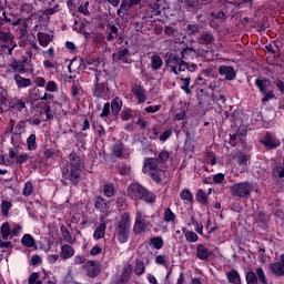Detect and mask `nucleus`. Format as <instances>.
Segmentation results:
<instances>
[{"label":"nucleus","instance_id":"obj_17","mask_svg":"<svg viewBox=\"0 0 284 284\" xmlns=\"http://www.w3.org/2000/svg\"><path fill=\"white\" fill-rule=\"evenodd\" d=\"M183 61L187 63V61H194L196 59V50L193 48H185L181 52Z\"/></svg>","mask_w":284,"mask_h":284},{"label":"nucleus","instance_id":"obj_57","mask_svg":"<svg viewBox=\"0 0 284 284\" xmlns=\"http://www.w3.org/2000/svg\"><path fill=\"white\" fill-rule=\"evenodd\" d=\"M159 159L161 163H168V160L170 159V153L168 151H161L159 153Z\"/></svg>","mask_w":284,"mask_h":284},{"label":"nucleus","instance_id":"obj_18","mask_svg":"<svg viewBox=\"0 0 284 284\" xmlns=\"http://www.w3.org/2000/svg\"><path fill=\"white\" fill-rule=\"evenodd\" d=\"M13 81H16V85L18 88H30L32 85V80L28 78H23L19 74L14 75Z\"/></svg>","mask_w":284,"mask_h":284},{"label":"nucleus","instance_id":"obj_34","mask_svg":"<svg viewBox=\"0 0 284 284\" xmlns=\"http://www.w3.org/2000/svg\"><path fill=\"white\" fill-rule=\"evenodd\" d=\"M134 274H136V276H142V274H145V263L142 260H135Z\"/></svg>","mask_w":284,"mask_h":284},{"label":"nucleus","instance_id":"obj_3","mask_svg":"<svg viewBox=\"0 0 284 284\" xmlns=\"http://www.w3.org/2000/svg\"><path fill=\"white\" fill-rule=\"evenodd\" d=\"M128 196L132 201H144L145 203H156V194L150 192L140 183H132L128 186Z\"/></svg>","mask_w":284,"mask_h":284},{"label":"nucleus","instance_id":"obj_61","mask_svg":"<svg viewBox=\"0 0 284 284\" xmlns=\"http://www.w3.org/2000/svg\"><path fill=\"white\" fill-rule=\"evenodd\" d=\"M170 136H172V130L168 129L160 135V141L164 143Z\"/></svg>","mask_w":284,"mask_h":284},{"label":"nucleus","instance_id":"obj_15","mask_svg":"<svg viewBox=\"0 0 284 284\" xmlns=\"http://www.w3.org/2000/svg\"><path fill=\"white\" fill-rule=\"evenodd\" d=\"M210 256H211L210 250H207V247H205V245L199 244L196 246V257L200 261H207L210 258Z\"/></svg>","mask_w":284,"mask_h":284},{"label":"nucleus","instance_id":"obj_50","mask_svg":"<svg viewBox=\"0 0 284 284\" xmlns=\"http://www.w3.org/2000/svg\"><path fill=\"white\" fill-rule=\"evenodd\" d=\"M79 92H81V85L79 84V80H73L71 87V94L73 97H77Z\"/></svg>","mask_w":284,"mask_h":284},{"label":"nucleus","instance_id":"obj_55","mask_svg":"<svg viewBox=\"0 0 284 284\" xmlns=\"http://www.w3.org/2000/svg\"><path fill=\"white\" fill-rule=\"evenodd\" d=\"M9 41H10V45L2 44L1 48L2 50L8 49L9 54L12 55V51L14 50V48H17V42H14L13 40H9Z\"/></svg>","mask_w":284,"mask_h":284},{"label":"nucleus","instance_id":"obj_32","mask_svg":"<svg viewBox=\"0 0 284 284\" xmlns=\"http://www.w3.org/2000/svg\"><path fill=\"white\" fill-rule=\"evenodd\" d=\"M182 232L189 243H196L199 241V235L194 231H187V229L183 227Z\"/></svg>","mask_w":284,"mask_h":284},{"label":"nucleus","instance_id":"obj_53","mask_svg":"<svg viewBox=\"0 0 284 284\" xmlns=\"http://www.w3.org/2000/svg\"><path fill=\"white\" fill-rule=\"evenodd\" d=\"M26 132V121H20L14 128V134H23Z\"/></svg>","mask_w":284,"mask_h":284},{"label":"nucleus","instance_id":"obj_56","mask_svg":"<svg viewBox=\"0 0 284 284\" xmlns=\"http://www.w3.org/2000/svg\"><path fill=\"white\" fill-rule=\"evenodd\" d=\"M42 282L39 281V273L34 272L29 276V284H41Z\"/></svg>","mask_w":284,"mask_h":284},{"label":"nucleus","instance_id":"obj_27","mask_svg":"<svg viewBox=\"0 0 284 284\" xmlns=\"http://www.w3.org/2000/svg\"><path fill=\"white\" fill-rule=\"evenodd\" d=\"M151 68L154 71L161 70V68H163V59H161V55L153 54L151 57Z\"/></svg>","mask_w":284,"mask_h":284},{"label":"nucleus","instance_id":"obj_31","mask_svg":"<svg viewBox=\"0 0 284 284\" xmlns=\"http://www.w3.org/2000/svg\"><path fill=\"white\" fill-rule=\"evenodd\" d=\"M61 232H62V239L70 245H74L77 243V239L72 237V234H70V231L65 227V225L61 226Z\"/></svg>","mask_w":284,"mask_h":284},{"label":"nucleus","instance_id":"obj_63","mask_svg":"<svg viewBox=\"0 0 284 284\" xmlns=\"http://www.w3.org/2000/svg\"><path fill=\"white\" fill-rule=\"evenodd\" d=\"M85 263V257L82 255H75L73 258V264L74 265H83Z\"/></svg>","mask_w":284,"mask_h":284},{"label":"nucleus","instance_id":"obj_21","mask_svg":"<svg viewBox=\"0 0 284 284\" xmlns=\"http://www.w3.org/2000/svg\"><path fill=\"white\" fill-rule=\"evenodd\" d=\"M133 94L138 99V103H145V90L141 85H134L132 88Z\"/></svg>","mask_w":284,"mask_h":284},{"label":"nucleus","instance_id":"obj_7","mask_svg":"<svg viewBox=\"0 0 284 284\" xmlns=\"http://www.w3.org/2000/svg\"><path fill=\"white\" fill-rule=\"evenodd\" d=\"M232 194L234 196H239L240 199H245V196H250L252 192H254V184L250 182H241L234 184L232 187Z\"/></svg>","mask_w":284,"mask_h":284},{"label":"nucleus","instance_id":"obj_33","mask_svg":"<svg viewBox=\"0 0 284 284\" xmlns=\"http://www.w3.org/2000/svg\"><path fill=\"white\" fill-rule=\"evenodd\" d=\"M0 232L2 234L3 241H8V239H10V236L12 235V231H10V223H2Z\"/></svg>","mask_w":284,"mask_h":284},{"label":"nucleus","instance_id":"obj_8","mask_svg":"<svg viewBox=\"0 0 284 284\" xmlns=\"http://www.w3.org/2000/svg\"><path fill=\"white\" fill-rule=\"evenodd\" d=\"M9 159H11V161H16L19 165H23V163H28V161H30V154L21 152V149L19 148H10Z\"/></svg>","mask_w":284,"mask_h":284},{"label":"nucleus","instance_id":"obj_16","mask_svg":"<svg viewBox=\"0 0 284 284\" xmlns=\"http://www.w3.org/2000/svg\"><path fill=\"white\" fill-rule=\"evenodd\" d=\"M38 42L42 48H48L50 43H52V36L45 33V32H38L37 34Z\"/></svg>","mask_w":284,"mask_h":284},{"label":"nucleus","instance_id":"obj_29","mask_svg":"<svg viewBox=\"0 0 284 284\" xmlns=\"http://www.w3.org/2000/svg\"><path fill=\"white\" fill-rule=\"evenodd\" d=\"M95 79H97V82H95L93 97H95L97 99H101V97L105 94V87L99 82V74H97Z\"/></svg>","mask_w":284,"mask_h":284},{"label":"nucleus","instance_id":"obj_37","mask_svg":"<svg viewBox=\"0 0 284 284\" xmlns=\"http://www.w3.org/2000/svg\"><path fill=\"white\" fill-rule=\"evenodd\" d=\"M21 243L24 247H34V237L30 234H24L21 239Z\"/></svg>","mask_w":284,"mask_h":284},{"label":"nucleus","instance_id":"obj_26","mask_svg":"<svg viewBox=\"0 0 284 284\" xmlns=\"http://www.w3.org/2000/svg\"><path fill=\"white\" fill-rule=\"evenodd\" d=\"M14 37L9 31H3V22L0 20V41L1 43H8V41H12Z\"/></svg>","mask_w":284,"mask_h":284},{"label":"nucleus","instance_id":"obj_11","mask_svg":"<svg viewBox=\"0 0 284 284\" xmlns=\"http://www.w3.org/2000/svg\"><path fill=\"white\" fill-rule=\"evenodd\" d=\"M281 262L271 263L268 268L275 276H284V254L280 256Z\"/></svg>","mask_w":284,"mask_h":284},{"label":"nucleus","instance_id":"obj_62","mask_svg":"<svg viewBox=\"0 0 284 284\" xmlns=\"http://www.w3.org/2000/svg\"><path fill=\"white\" fill-rule=\"evenodd\" d=\"M120 8L123 10V12H128V10L132 8V4H130V0H122Z\"/></svg>","mask_w":284,"mask_h":284},{"label":"nucleus","instance_id":"obj_42","mask_svg":"<svg viewBox=\"0 0 284 284\" xmlns=\"http://www.w3.org/2000/svg\"><path fill=\"white\" fill-rule=\"evenodd\" d=\"M180 197L182 201H185L186 203H192L194 201V196H192V192H190L189 189H184L180 192Z\"/></svg>","mask_w":284,"mask_h":284},{"label":"nucleus","instance_id":"obj_44","mask_svg":"<svg viewBox=\"0 0 284 284\" xmlns=\"http://www.w3.org/2000/svg\"><path fill=\"white\" fill-rule=\"evenodd\" d=\"M185 70H187V62L186 61L178 64L176 67H173V69H171V72H173V74L179 75L182 72H185Z\"/></svg>","mask_w":284,"mask_h":284},{"label":"nucleus","instance_id":"obj_14","mask_svg":"<svg viewBox=\"0 0 284 284\" xmlns=\"http://www.w3.org/2000/svg\"><path fill=\"white\" fill-rule=\"evenodd\" d=\"M75 251L74 247H72L70 244H63L60 250V257L64 261H68V258H72L74 256Z\"/></svg>","mask_w":284,"mask_h":284},{"label":"nucleus","instance_id":"obj_36","mask_svg":"<svg viewBox=\"0 0 284 284\" xmlns=\"http://www.w3.org/2000/svg\"><path fill=\"white\" fill-rule=\"evenodd\" d=\"M10 68H12L14 72H18V74H26V67H23L20 61H12Z\"/></svg>","mask_w":284,"mask_h":284},{"label":"nucleus","instance_id":"obj_39","mask_svg":"<svg viewBox=\"0 0 284 284\" xmlns=\"http://www.w3.org/2000/svg\"><path fill=\"white\" fill-rule=\"evenodd\" d=\"M112 152L116 159H121V156H123V143L115 142L112 146Z\"/></svg>","mask_w":284,"mask_h":284},{"label":"nucleus","instance_id":"obj_24","mask_svg":"<svg viewBox=\"0 0 284 284\" xmlns=\"http://www.w3.org/2000/svg\"><path fill=\"white\" fill-rule=\"evenodd\" d=\"M108 225L105 224L104 221L101 222V224L95 229L93 233V239L95 241H100V239H103L105 236V230Z\"/></svg>","mask_w":284,"mask_h":284},{"label":"nucleus","instance_id":"obj_58","mask_svg":"<svg viewBox=\"0 0 284 284\" xmlns=\"http://www.w3.org/2000/svg\"><path fill=\"white\" fill-rule=\"evenodd\" d=\"M21 230H23V226L21 224H13L11 236H17L18 234H21Z\"/></svg>","mask_w":284,"mask_h":284},{"label":"nucleus","instance_id":"obj_51","mask_svg":"<svg viewBox=\"0 0 284 284\" xmlns=\"http://www.w3.org/2000/svg\"><path fill=\"white\" fill-rule=\"evenodd\" d=\"M122 121H130L132 119V111L131 109L124 108L120 114Z\"/></svg>","mask_w":284,"mask_h":284},{"label":"nucleus","instance_id":"obj_59","mask_svg":"<svg viewBox=\"0 0 284 284\" xmlns=\"http://www.w3.org/2000/svg\"><path fill=\"white\" fill-rule=\"evenodd\" d=\"M54 12H59V6H55L54 8H49L43 11L44 17H52Z\"/></svg>","mask_w":284,"mask_h":284},{"label":"nucleus","instance_id":"obj_30","mask_svg":"<svg viewBox=\"0 0 284 284\" xmlns=\"http://www.w3.org/2000/svg\"><path fill=\"white\" fill-rule=\"evenodd\" d=\"M118 61H121L122 63H130V50L122 49L118 51L115 54Z\"/></svg>","mask_w":284,"mask_h":284},{"label":"nucleus","instance_id":"obj_5","mask_svg":"<svg viewBox=\"0 0 284 284\" xmlns=\"http://www.w3.org/2000/svg\"><path fill=\"white\" fill-rule=\"evenodd\" d=\"M150 216H148L145 213L142 211H136L135 213V222L133 226V232L136 236L139 234H143V232L146 231L148 227H150V222L148 221Z\"/></svg>","mask_w":284,"mask_h":284},{"label":"nucleus","instance_id":"obj_22","mask_svg":"<svg viewBox=\"0 0 284 284\" xmlns=\"http://www.w3.org/2000/svg\"><path fill=\"white\" fill-rule=\"evenodd\" d=\"M255 85L261 92V94H263L267 92V88H270L271 83L270 80L267 79L258 78L255 80Z\"/></svg>","mask_w":284,"mask_h":284},{"label":"nucleus","instance_id":"obj_60","mask_svg":"<svg viewBox=\"0 0 284 284\" xmlns=\"http://www.w3.org/2000/svg\"><path fill=\"white\" fill-rule=\"evenodd\" d=\"M274 174H277L280 179H284V168L281 165H277L273 170Z\"/></svg>","mask_w":284,"mask_h":284},{"label":"nucleus","instance_id":"obj_47","mask_svg":"<svg viewBox=\"0 0 284 284\" xmlns=\"http://www.w3.org/2000/svg\"><path fill=\"white\" fill-rule=\"evenodd\" d=\"M236 161L239 165L245 166L247 165V161H250V156H247L245 153L240 152L236 154Z\"/></svg>","mask_w":284,"mask_h":284},{"label":"nucleus","instance_id":"obj_12","mask_svg":"<svg viewBox=\"0 0 284 284\" xmlns=\"http://www.w3.org/2000/svg\"><path fill=\"white\" fill-rule=\"evenodd\" d=\"M84 270L90 278H97L99 276V262L89 261L84 264Z\"/></svg>","mask_w":284,"mask_h":284},{"label":"nucleus","instance_id":"obj_10","mask_svg":"<svg viewBox=\"0 0 284 284\" xmlns=\"http://www.w3.org/2000/svg\"><path fill=\"white\" fill-rule=\"evenodd\" d=\"M220 77H224L226 81H234L236 79V71L233 67L230 65H221L217 70Z\"/></svg>","mask_w":284,"mask_h":284},{"label":"nucleus","instance_id":"obj_46","mask_svg":"<svg viewBox=\"0 0 284 284\" xmlns=\"http://www.w3.org/2000/svg\"><path fill=\"white\" fill-rule=\"evenodd\" d=\"M186 31L191 37H194V34H199L201 32V26L194 23V24H187L186 26Z\"/></svg>","mask_w":284,"mask_h":284},{"label":"nucleus","instance_id":"obj_45","mask_svg":"<svg viewBox=\"0 0 284 284\" xmlns=\"http://www.w3.org/2000/svg\"><path fill=\"white\" fill-rule=\"evenodd\" d=\"M164 221L166 223H174V221H176V214H174L171 209H166L164 211Z\"/></svg>","mask_w":284,"mask_h":284},{"label":"nucleus","instance_id":"obj_43","mask_svg":"<svg viewBox=\"0 0 284 284\" xmlns=\"http://www.w3.org/2000/svg\"><path fill=\"white\" fill-rule=\"evenodd\" d=\"M181 81H182L181 90H183L185 94H192V90H190V83L192 79L190 77L181 78Z\"/></svg>","mask_w":284,"mask_h":284},{"label":"nucleus","instance_id":"obj_38","mask_svg":"<svg viewBox=\"0 0 284 284\" xmlns=\"http://www.w3.org/2000/svg\"><path fill=\"white\" fill-rule=\"evenodd\" d=\"M27 148L30 152L37 150V135L30 134L27 139Z\"/></svg>","mask_w":284,"mask_h":284},{"label":"nucleus","instance_id":"obj_41","mask_svg":"<svg viewBox=\"0 0 284 284\" xmlns=\"http://www.w3.org/2000/svg\"><path fill=\"white\" fill-rule=\"evenodd\" d=\"M150 244H151L155 250H162V248H163V245H164L163 237H161V236L152 237V239L150 240Z\"/></svg>","mask_w":284,"mask_h":284},{"label":"nucleus","instance_id":"obj_25","mask_svg":"<svg viewBox=\"0 0 284 284\" xmlns=\"http://www.w3.org/2000/svg\"><path fill=\"white\" fill-rule=\"evenodd\" d=\"M199 42L202 45H211V43H214V34L212 32H203L199 38Z\"/></svg>","mask_w":284,"mask_h":284},{"label":"nucleus","instance_id":"obj_35","mask_svg":"<svg viewBox=\"0 0 284 284\" xmlns=\"http://www.w3.org/2000/svg\"><path fill=\"white\" fill-rule=\"evenodd\" d=\"M196 201L197 203H201V205H210V202L207 201V194H205V191H203V189H200L197 191Z\"/></svg>","mask_w":284,"mask_h":284},{"label":"nucleus","instance_id":"obj_19","mask_svg":"<svg viewBox=\"0 0 284 284\" xmlns=\"http://www.w3.org/2000/svg\"><path fill=\"white\" fill-rule=\"evenodd\" d=\"M184 61L183 58L171 53L166 60V65L173 70V68H176V65H180Z\"/></svg>","mask_w":284,"mask_h":284},{"label":"nucleus","instance_id":"obj_1","mask_svg":"<svg viewBox=\"0 0 284 284\" xmlns=\"http://www.w3.org/2000/svg\"><path fill=\"white\" fill-rule=\"evenodd\" d=\"M70 169L63 171V179L70 181L72 185H79L81 181V156L75 152H71L69 155Z\"/></svg>","mask_w":284,"mask_h":284},{"label":"nucleus","instance_id":"obj_4","mask_svg":"<svg viewBox=\"0 0 284 284\" xmlns=\"http://www.w3.org/2000/svg\"><path fill=\"white\" fill-rule=\"evenodd\" d=\"M142 172L149 174L155 183H161L163 176H165V171L159 169V160L154 158H149L144 161Z\"/></svg>","mask_w":284,"mask_h":284},{"label":"nucleus","instance_id":"obj_54","mask_svg":"<svg viewBox=\"0 0 284 284\" xmlns=\"http://www.w3.org/2000/svg\"><path fill=\"white\" fill-rule=\"evenodd\" d=\"M47 92H57L59 90V85H57V82L54 81H49L45 85Z\"/></svg>","mask_w":284,"mask_h":284},{"label":"nucleus","instance_id":"obj_2","mask_svg":"<svg viewBox=\"0 0 284 284\" xmlns=\"http://www.w3.org/2000/svg\"><path fill=\"white\" fill-rule=\"evenodd\" d=\"M132 230V219L130 217V213H124L121 215L118 224L115 225L114 239L121 245L128 243L130 241V232Z\"/></svg>","mask_w":284,"mask_h":284},{"label":"nucleus","instance_id":"obj_64","mask_svg":"<svg viewBox=\"0 0 284 284\" xmlns=\"http://www.w3.org/2000/svg\"><path fill=\"white\" fill-rule=\"evenodd\" d=\"M101 116H110V103L106 102L103 106Z\"/></svg>","mask_w":284,"mask_h":284},{"label":"nucleus","instance_id":"obj_48","mask_svg":"<svg viewBox=\"0 0 284 284\" xmlns=\"http://www.w3.org/2000/svg\"><path fill=\"white\" fill-rule=\"evenodd\" d=\"M116 37H119V28H116L115 26H111L110 32L106 37V41H114V39H116Z\"/></svg>","mask_w":284,"mask_h":284},{"label":"nucleus","instance_id":"obj_40","mask_svg":"<svg viewBox=\"0 0 284 284\" xmlns=\"http://www.w3.org/2000/svg\"><path fill=\"white\" fill-rule=\"evenodd\" d=\"M34 192V185L32 182L28 181L24 183L23 190H22V196H32Z\"/></svg>","mask_w":284,"mask_h":284},{"label":"nucleus","instance_id":"obj_9","mask_svg":"<svg viewBox=\"0 0 284 284\" xmlns=\"http://www.w3.org/2000/svg\"><path fill=\"white\" fill-rule=\"evenodd\" d=\"M260 143L267 150H276L281 145V140L276 139V135L272 133H266Z\"/></svg>","mask_w":284,"mask_h":284},{"label":"nucleus","instance_id":"obj_23","mask_svg":"<svg viewBox=\"0 0 284 284\" xmlns=\"http://www.w3.org/2000/svg\"><path fill=\"white\" fill-rule=\"evenodd\" d=\"M121 108H123V100L121 98H114L111 101V112L115 116L119 115V112H121Z\"/></svg>","mask_w":284,"mask_h":284},{"label":"nucleus","instance_id":"obj_6","mask_svg":"<svg viewBox=\"0 0 284 284\" xmlns=\"http://www.w3.org/2000/svg\"><path fill=\"white\" fill-rule=\"evenodd\" d=\"M245 281L246 284H258V281L261 284H267V276L265 275V271H263V267H257L255 268V272H246Z\"/></svg>","mask_w":284,"mask_h":284},{"label":"nucleus","instance_id":"obj_49","mask_svg":"<svg viewBox=\"0 0 284 284\" xmlns=\"http://www.w3.org/2000/svg\"><path fill=\"white\" fill-rule=\"evenodd\" d=\"M10 207H12V203L11 202L2 201V203H1L2 216H8V212H10Z\"/></svg>","mask_w":284,"mask_h":284},{"label":"nucleus","instance_id":"obj_20","mask_svg":"<svg viewBox=\"0 0 284 284\" xmlns=\"http://www.w3.org/2000/svg\"><path fill=\"white\" fill-rule=\"evenodd\" d=\"M226 278L231 284H241V274L234 268L226 273Z\"/></svg>","mask_w":284,"mask_h":284},{"label":"nucleus","instance_id":"obj_52","mask_svg":"<svg viewBox=\"0 0 284 284\" xmlns=\"http://www.w3.org/2000/svg\"><path fill=\"white\" fill-rule=\"evenodd\" d=\"M263 98H262V103H270V101H272V99H275L274 95V91H266L265 93H262Z\"/></svg>","mask_w":284,"mask_h":284},{"label":"nucleus","instance_id":"obj_13","mask_svg":"<svg viewBox=\"0 0 284 284\" xmlns=\"http://www.w3.org/2000/svg\"><path fill=\"white\" fill-rule=\"evenodd\" d=\"M94 207L98 209L102 214H108V212H110V201H106L99 195L95 197Z\"/></svg>","mask_w":284,"mask_h":284},{"label":"nucleus","instance_id":"obj_28","mask_svg":"<svg viewBox=\"0 0 284 284\" xmlns=\"http://www.w3.org/2000/svg\"><path fill=\"white\" fill-rule=\"evenodd\" d=\"M102 192L106 199H112L114 196L116 189L113 183H105L102 187Z\"/></svg>","mask_w":284,"mask_h":284}]
</instances>
